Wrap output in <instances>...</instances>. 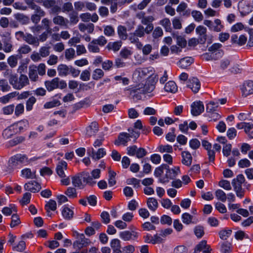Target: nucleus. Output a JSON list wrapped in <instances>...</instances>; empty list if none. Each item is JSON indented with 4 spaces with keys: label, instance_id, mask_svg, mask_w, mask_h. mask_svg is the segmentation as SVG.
<instances>
[{
    "label": "nucleus",
    "instance_id": "nucleus-38",
    "mask_svg": "<svg viewBox=\"0 0 253 253\" xmlns=\"http://www.w3.org/2000/svg\"><path fill=\"white\" fill-rule=\"evenodd\" d=\"M118 36L122 40H126L128 37L126 28L122 25H119L117 28Z\"/></svg>",
    "mask_w": 253,
    "mask_h": 253
},
{
    "label": "nucleus",
    "instance_id": "nucleus-11",
    "mask_svg": "<svg viewBox=\"0 0 253 253\" xmlns=\"http://www.w3.org/2000/svg\"><path fill=\"white\" fill-rule=\"evenodd\" d=\"M87 153L93 160H98L103 157L106 154L104 148H100L97 151H95L93 148H88Z\"/></svg>",
    "mask_w": 253,
    "mask_h": 253
},
{
    "label": "nucleus",
    "instance_id": "nucleus-16",
    "mask_svg": "<svg viewBox=\"0 0 253 253\" xmlns=\"http://www.w3.org/2000/svg\"><path fill=\"white\" fill-rule=\"evenodd\" d=\"M24 189L26 191L35 193L39 192L41 190V186L37 182L31 181L24 185Z\"/></svg>",
    "mask_w": 253,
    "mask_h": 253
},
{
    "label": "nucleus",
    "instance_id": "nucleus-25",
    "mask_svg": "<svg viewBox=\"0 0 253 253\" xmlns=\"http://www.w3.org/2000/svg\"><path fill=\"white\" fill-rule=\"evenodd\" d=\"M110 246L113 250V253H122L121 241L118 239H114L110 242Z\"/></svg>",
    "mask_w": 253,
    "mask_h": 253
},
{
    "label": "nucleus",
    "instance_id": "nucleus-21",
    "mask_svg": "<svg viewBox=\"0 0 253 253\" xmlns=\"http://www.w3.org/2000/svg\"><path fill=\"white\" fill-rule=\"evenodd\" d=\"M238 7L241 12L244 14H248L253 10V7L250 3L245 0H242L238 4Z\"/></svg>",
    "mask_w": 253,
    "mask_h": 253
},
{
    "label": "nucleus",
    "instance_id": "nucleus-4",
    "mask_svg": "<svg viewBox=\"0 0 253 253\" xmlns=\"http://www.w3.org/2000/svg\"><path fill=\"white\" fill-rule=\"evenodd\" d=\"M152 77L151 73L147 68H137L133 74V79L136 83L142 82Z\"/></svg>",
    "mask_w": 253,
    "mask_h": 253
},
{
    "label": "nucleus",
    "instance_id": "nucleus-52",
    "mask_svg": "<svg viewBox=\"0 0 253 253\" xmlns=\"http://www.w3.org/2000/svg\"><path fill=\"white\" fill-rule=\"evenodd\" d=\"M215 196L216 199L222 202H225L226 201V194L221 189H217L215 192Z\"/></svg>",
    "mask_w": 253,
    "mask_h": 253
},
{
    "label": "nucleus",
    "instance_id": "nucleus-36",
    "mask_svg": "<svg viewBox=\"0 0 253 253\" xmlns=\"http://www.w3.org/2000/svg\"><path fill=\"white\" fill-rule=\"evenodd\" d=\"M194 61V59L191 57H186L180 60L179 65L180 67L185 69L189 66Z\"/></svg>",
    "mask_w": 253,
    "mask_h": 253
},
{
    "label": "nucleus",
    "instance_id": "nucleus-41",
    "mask_svg": "<svg viewBox=\"0 0 253 253\" xmlns=\"http://www.w3.org/2000/svg\"><path fill=\"white\" fill-rule=\"evenodd\" d=\"M14 16L16 20L22 24H27L29 23L30 19L29 17L23 14L17 13L15 14Z\"/></svg>",
    "mask_w": 253,
    "mask_h": 253
},
{
    "label": "nucleus",
    "instance_id": "nucleus-63",
    "mask_svg": "<svg viewBox=\"0 0 253 253\" xmlns=\"http://www.w3.org/2000/svg\"><path fill=\"white\" fill-rule=\"evenodd\" d=\"M36 102V99L34 96L30 97L27 101L26 104V108L27 111L32 110L34 104Z\"/></svg>",
    "mask_w": 253,
    "mask_h": 253
},
{
    "label": "nucleus",
    "instance_id": "nucleus-22",
    "mask_svg": "<svg viewBox=\"0 0 253 253\" xmlns=\"http://www.w3.org/2000/svg\"><path fill=\"white\" fill-rule=\"evenodd\" d=\"M16 133L20 132L29 126V122L26 120H21L12 125Z\"/></svg>",
    "mask_w": 253,
    "mask_h": 253
},
{
    "label": "nucleus",
    "instance_id": "nucleus-53",
    "mask_svg": "<svg viewBox=\"0 0 253 253\" xmlns=\"http://www.w3.org/2000/svg\"><path fill=\"white\" fill-rule=\"evenodd\" d=\"M45 208L47 212L48 215L50 216V210L54 211L56 209V203L54 200H50L46 204Z\"/></svg>",
    "mask_w": 253,
    "mask_h": 253
},
{
    "label": "nucleus",
    "instance_id": "nucleus-27",
    "mask_svg": "<svg viewBox=\"0 0 253 253\" xmlns=\"http://www.w3.org/2000/svg\"><path fill=\"white\" fill-rule=\"evenodd\" d=\"M98 130V124L95 122L91 123L89 126L86 128V134L87 136L90 137L95 134Z\"/></svg>",
    "mask_w": 253,
    "mask_h": 253
},
{
    "label": "nucleus",
    "instance_id": "nucleus-54",
    "mask_svg": "<svg viewBox=\"0 0 253 253\" xmlns=\"http://www.w3.org/2000/svg\"><path fill=\"white\" fill-rule=\"evenodd\" d=\"M158 151L163 153H171L173 152V149L172 146L167 144V145H160L158 147Z\"/></svg>",
    "mask_w": 253,
    "mask_h": 253
},
{
    "label": "nucleus",
    "instance_id": "nucleus-17",
    "mask_svg": "<svg viewBox=\"0 0 253 253\" xmlns=\"http://www.w3.org/2000/svg\"><path fill=\"white\" fill-rule=\"evenodd\" d=\"M243 95L247 96L253 93V82L248 81L244 83L242 88Z\"/></svg>",
    "mask_w": 253,
    "mask_h": 253
},
{
    "label": "nucleus",
    "instance_id": "nucleus-24",
    "mask_svg": "<svg viewBox=\"0 0 253 253\" xmlns=\"http://www.w3.org/2000/svg\"><path fill=\"white\" fill-rule=\"evenodd\" d=\"M53 22L56 25H60V26L68 27L69 21L67 19L60 15H57L53 17Z\"/></svg>",
    "mask_w": 253,
    "mask_h": 253
},
{
    "label": "nucleus",
    "instance_id": "nucleus-33",
    "mask_svg": "<svg viewBox=\"0 0 253 253\" xmlns=\"http://www.w3.org/2000/svg\"><path fill=\"white\" fill-rule=\"evenodd\" d=\"M181 219L183 223L187 225L196 223V221H195V219L193 218V216L187 212H185L182 214Z\"/></svg>",
    "mask_w": 253,
    "mask_h": 253
},
{
    "label": "nucleus",
    "instance_id": "nucleus-58",
    "mask_svg": "<svg viewBox=\"0 0 253 253\" xmlns=\"http://www.w3.org/2000/svg\"><path fill=\"white\" fill-rule=\"evenodd\" d=\"M98 44L93 40L87 46L89 52L93 53H98L100 51Z\"/></svg>",
    "mask_w": 253,
    "mask_h": 253
},
{
    "label": "nucleus",
    "instance_id": "nucleus-59",
    "mask_svg": "<svg viewBox=\"0 0 253 253\" xmlns=\"http://www.w3.org/2000/svg\"><path fill=\"white\" fill-rule=\"evenodd\" d=\"M65 56L67 60H71L74 59L75 55V51L73 48H70L66 49L65 51Z\"/></svg>",
    "mask_w": 253,
    "mask_h": 253
},
{
    "label": "nucleus",
    "instance_id": "nucleus-5",
    "mask_svg": "<svg viewBox=\"0 0 253 253\" xmlns=\"http://www.w3.org/2000/svg\"><path fill=\"white\" fill-rule=\"evenodd\" d=\"M74 236L76 240L73 243V247L77 250H80L91 243L90 240L86 238L83 234H80L76 231L74 233Z\"/></svg>",
    "mask_w": 253,
    "mask_h": 253
},
{
    "label": "nucleus",
    "instance_id": "nucleus-56",
    "mask_svg": "<svg viewBox=\"0 0 253 253\" xmlns=\"http://www.w3.org/2000/svg\"><path fill=\"white\" fill-rule=\"evenodd\" d=\"M104 75L103 71L101 69H95L92 75V78L94 80H98L102 78Z\"/></svg>",
    "mask_w": 253,
    "mask_h": 253
},
{
    "label": "nucleus",
    "instance_id": "nucleus-1",
    "mask_svg": "<svg viewBox=\"0 0 253 253\" xmlns=\"http://www.w3.org/2000/svg\"><path fill=\"white\" fill-rule=\"evenodd\" d=\"M155 82L153 77L149 78L145 82V84H139L132 90L135 93L134 96L137 99L141 98V94L152 93L155 88Z\"/></svg>",
    "mask_w": 253,
    "mask_h": 253
},
{
    "label": "nucleus",
    "instance_id": "nucleus-14",
    "mask_svg": "<svg viewBox=\"0 0 253 253\" xmlns=\"http://www.w3.org/2000/svg\"><path fill=\"white\" fill-rule=\"evenodd\" d=\"M139 235V233L134 231H129L127 230L122 231L120 232V237L125 241L130 240H134L137 239Z\"/></svg>",
    "mask_w": 253,
    "mask_h": 253
},
{
    "label": "nucleus",
    "instance_id": "nucleus-49",
    "mask_svg": "<svg viewBox=\"0 0 253 253\" xmlns=\"http://www.w3.org/2000/svg\"><path fill=\"white\" fill-rule=\"evenodd\" d=\"M83 179L84 183H86L89 185L93 186L96 183V181L93 180V177L90 176L88 173H84L83 174Z\"/></svg>",
    "mask_w": 253,
    "mask_h": 253
},
{
    "label": "nucleus",
    "instance_id": "nucleus-15",
    "mask_svg": "<svg viewBox=\"0 0 253 253\" xmlns=\"http://www.w3.org/2000/svg\"><path fill=\"white\" fill-rule=\"evenodd\" d=\"M187 86L190 88L194 93H196L198 92L200 89L201 84L200 81L197 78L193 77L188 80Z\"/></svg>",
    "mask_w": 253,
    "mask_h": 253
},
{
    "label": "nucleus",
    "instance_id": "nucleus-7",
    "mask_svg": "<svg viewBox=\"0 0 253 253\" xmlns=\"http://www.w3.org/2000/svg\"><path fill=\"white\" fill-rule=\"evenodd\" d=\"M222 44L219 43H215L209 48V51L211 52L210 57L211 59H217L221 58L223 54V51L221 49Z\"/></svg>",
    "mask_w": 253,
    "mask_h": 253
},
{
    "label": "nucleus",
    "instance_id": "nucleus-18",
    "mask_svg": "<svg viewBox=\"0 0 253 253\" xmlns=\"http://www.w3.org/2000/svg\"><path fill=\"white\" fill-rule=\"evenodd\" d=\"M67 169V163L64 161H60L56 167V171L58 176L61 178L66 177L64 171Z\"/></svg>",
    "mask_w": 253,
    "mask_h": 253
},
{
    "label": "nucleus",
    "instance_id": "nucleus-57",
    "mask_svg": "<svg viewBox=\"0 0 253 253\" xmlns=\"http://www.w3.org/2000/svg\"><path fill=\"white\" fill-rule=\"evenodd\" d=\"M191 15L195 21L198 22L202 21L204 19V17L202 12L198 10H193L191 12Z\"/></svg>",
    "mask_w": 253,
    "mask_h": 253
},
{
    "label": "nucleus",
    "instance_id": "nucleus-20",
    "mask_svg": "<svg viewBox=\"0 0 253 253\" xmlns=\"http://www.w3.org/2000/svg\"><path fill=\"white\" fill-rule=\"evenodd\" d=\"M196 32L199 35L201 43H205L207 40V28L202 25L196 28Z\"/></svg>",
    "mask_w": 253,
    "mask_h": 253
},
{
    "label": "nucleus",
    "instance_id": "nucleus-2",
    "mask_svg": "<svg viewBox=\"0 0 253 253\" xmlns=\"http://www.w3.org/2000/svg\"><path fill=\"white\" fill-rule=\"evenodd\" d=\"M10 84L15 89L20 90L29 84L26 75L21 74L19 78L16 75H12L9 79Z\"/></svg>",
    "mask_w": 253,
    "mask_h": 253
},
{
    "label": "nucleus",
    "instance_id": "nucleus-28",
    "mask_svg": "<svg viewBox=\"0 0 253 253\" xmlns=\"http://www.w3.org/2000/svg\"><path fill=\"white\" fill-rule=\"evenodd\" d=\"M24 41L28 43L33 45L36 47L39 45V40L37 37H34L32 34H25Z\"/></svg>",
    "mask_w": 253,
    "mask_h": 253
},
{
    "label": "nucleus",
    "instance_id": "nucleus-10",
    "mask_svg": "<svg viewBox=\"0 0 253 253\" xmlns=\"http://www.w3.org/2000/svg\"><path fill=\"white\" fill-rule=\"evenodd\" d=\"M154 29L153 25H149L147 26L146 28H144L143 26L142 25H138L134 32V34L136 35V36L142 38L145 36V34H149Z\"/></svg>",
    "mask_w": 253,
    "mask_h": 253
},
{
    "label": "nucleus",
    "instance_id": "nucleus-48",
    "mask_svg": "<svg viewBox=\"0 0 253 253\" xmlns=\"http://www.w3.org/2000/svg\"><path fill=\"white\" fill-rule=\"evenodd\" d=\"M11 87L7 81L5 79H0V91L2 92H6L10 91Z\"/></svg>",
    "mask_w": 253,
    "mask_h": 253
},
{
    "label": "nucleus",
    "instance_id": "nucleus-45",
    "mask_svg": "<svg viewBox=\"0 0 253 253\" xmlns=\"http://www.w3.org/2000/svg\"><path fill=\"white\" fill-rule=\"evenodd\" d=\"M36 172H32L30 169H25L21 171V176L28 179L34 178L35 177Z\"/></svg>",
    "mask_w": 253,
    "mask_h": 253
},
{
    "label": "nucleus",
    "instance_id": "nucleus-62",
    "mask_svg": "<svg viewBox=\"0 0 253 253\" xmlns=\"http://www.w3.org/2000/svg\"><path fill=\"white\" fill-rule=\"evenodd\" d=\"M167 167L168 166L167 165L163 164L157 168L154 171L155 176L157 177H160L164 173V170L167 169Z\"/></svg>",
    "mask_w": 253,
    "mask_h": 253
},
{
    "label": "nucleus",
    "instance_id": "nucleus-23",
    "mask_svg": "<svg viewBox=\"0 0 253 253\" xmlns=\"http://www.w3.org/2000/svg\"><path fill=\"white\" fill-rule=\"evenodd\" d=\"M181 163L182 164L190 166L192 162V157L191 153L188 151H184L181 152Z\"/></svg>",
    "mask_w": 253,
    "mask_h": 253
},
{
    "label": "nucleus",
    "instance_id": "nucleus-32",
    "mask_svg": "<svg viewBox=\"0 0 253 253\" xmlns=\"http://www.w3.org/2000/svg\"><path fill=\"white\" fill-rule=\"evenodd\" d=\"M19 167H20V166L15 156L12 157L8 161V166L7 167L8 172H10L14 169L19 168Z\"/></svg>",
    "mask_w": 253,
    "mask_h": 253
},
{
    "label": "nucleus",
    "instance_id": "nucleus-30",
    "mask_svg": "<svg viewBox=\"0 0 253 253\" xmlns=\"http://www.w3.org/2000/svg\"><path fill=\"white\" fill-rule=\"evenodd\" d=\"M78 26L80 31L84 32L86 31L88 33L90 34L93 33L94 29V25L92 23H89L87 24L80 23Z\"/></svg>",
    "mask_w": 253,
    "mask_h": 253
},
{
    "label": "nucleus",
    "instance_id": "nucleus-29",
    "mask_svg": "<svg viewBox=\"0 0 253 253\" xmlns=\"http://www.w3.org/2000/svg\"><path fill=\"white\" fill-rule=\"evenodd\" d=\"M29 77L32 81H36L38 79L37 67L35 65H31L29 67Z\"/></svg>",
    "mask_w": 253,
    "mask_h": 253
},
{
    "label": "nucleus",
    "instance_id": "nucleus-40",
    "mask_svg": "<svg viewBox=\"0 0 253 253\" xmlns=\"http://www.w3.org/2000/svg\"><path fill=\"white\" fill-rule=\"evenodd\" d=\"M20 58L18 55H12L7 58V63L11 68L15 67L18 64V59Z\"/></svg>",
    "mask_w": 253,
    "mask_h": 253
},
{
    "label": "nucleus",
    "instance_id": "nucleus-3",
    "mask_svg": "<svg viewBox=\"0 0 253 253\" xmlns=\"http://www.w3.org/2000/svg\"><path fill=\"white\" fill-rule=\"evenodd\" d=\"M245 178L243 174H239L232 181V184L237 197L242 198L245 195L244 189L242 188Z\"/></svg>",
    "mask_w": 253,
    "mask_h": 253
},
{
    "label": "nucleus",
    "instance_id": "nucleus-42",
    "mask_svg": "<svg viewBox=\"0 0 253 253\" xmlns=\"http://www.w3.org/2000/svg\"><path fill=\"white\" fill-rule=\"evenodd\" d=\"M218 107V102L217 101H212L207 105V111L208 113L215 112Z\"/></svg>",
    "mask_w": 253,
    "mask_h": 253
},
{
    "label": "nucleus",
    "instance_id": "nucleus-26",
    "mask_svg": "<svg viewBox=\"0 0 253 253\" xmlns=\"http://www.w3.org/2000/svg\"><path fill=\"white\" fill-rule=\"evenodd\" d=\"M72 184L77 188L83 189L84 187V183L80 175H75L72 177Z\"/></svg>",
    "mask_w": 253,
    "mask_h": 253
},
{
    "label": "nucleus",
    "instance_id": "nucleus-61",
    "mask_svg": "<svg viewBox=\"0 0 253 253\" xmlns=\"http://www.w3.org/2000/svg\"><path fill=\"white\" fill-rule=\"evenodd\" d=\"M32 50L31 48L27 44H23L18 49V53L19 54H26L30 52Z\"/></svg>",
    "mask_w": 253,
    "mask_h": 253
},
{
    "label": "nucleus",
    "instance_id": "nucleus-50",
    "mask_svg": "<svg viewBox=\"0 0 253 253\" xmlns=\"http://www.w3.org/2000/svg\"><path fill=\"white\" fill-rule=\"evenodd\" d=\"M26 248V243L25 241L21 240L18 243L14 245L12 249L14 251L21 252L25 250Z\"/></svg>",
    "mask_w": 253,
    "mask_h": 253
},
{
    "label": "nucleus",
    "instance_id": "nucleus-12",
    "mask_svg": "<svg viewBox=\"0 0 253 253\" xmlns=\"http://www.w3.org/2000/svg\"><path fill=\"white\" fill-rule=\"evenodd\" d=\"M211 247L207 244V241L202 240L196 246L194 253H211Z\"/></svg>",
    "mask_w": 253,
    "mask_h": 253
},
{
    "label": "nucleus",
    "instance_id": "nucleus-47",
    "mask_svg": "<svg viewBox=\"0 0 253 253\" xmlns=\"http://www.w3.org/2000/svg\"><path fill=\"white\" fill-rule=\"evenodd\" d=\"M122 44V43L120 41L110 42L108 44L107 47L109 50H112L114 51H117L120 49Z\"/></svg>",
    "mask_w": 253,
    "mask_h": 253
},
{
    "label": "nucleus",
    "instance_id": "nucleus-60",
    "mask_svg": "<svg viewBox=\"0 0 253 253\" xmlns=\"http://www.w3.org/2000/svg\"><path fill=\"white\" fill-rule=\"evenodd\" d=\"M194 231L195 235L198 238H202L205 234L204 228L202 226H196L194 228Z\"/></svg>",
    "mask_w": 253,
    "mask_h": 253
},
{
    "label": "nucleus",
    "instance_id": "nucleus-51",
    "mask_svg": "<svg viewBox=\"0 0 253 253\" xmlns=\"http://www.w3.org/2000/svg\"><path fill=\"white\" fill-rule=\"evenodd\" d=\"M159 24L161 25L167 32L171 31V23L168 18H165L160 21Z\"/></svg>",
    "mask_w": 253,
    "mask_h": 253
},
{
    "label": "nucleus",
    "instance_id": "nucleus-9",
    "mask_svg": "<svg viewBox=\"0 0 253 253\" xmlns=\"http://www.w3.org/2000/svg\"><path fill=\"white\" fill-rule=\"evenodd\" d=\"M166 172V177L167 179V180H165V178H161L160 179V181L162 183L166 182L167 181H168V179H173L175 177H176L180 173V169L179 167H174L171 169H169L168 167H167V169Z\"/></svg>",
    "mask_w": 253,
    "mask_h": 253
},
{
    "label": "nucleus",
    "instance_id": "nucleus-35",
    "mask_svg": "<svg viewBox=\"0 0 253 253\" xmlns=\"http://www.w3.org/2000/svg\"><path fill=\"white\" fill-rule=\"evenodd\" d=\"M70 66L65 64H60L57 67L58 75L60 77H65L69 75Z\"/></svg>",
    "mask_w": 253,
    "mask_h": 253
},
{
    "label": "nucleus",
    "instance_id": "nucleus-39",
    "mask_svg": "<svg viewBox=\"0 0 253 253\" xmlns=\"http://www.w3.org/2000/svg\"><path fill=\"white\" fill-rule=\"evenodd\" d=\"M232 231L231 229L224 228L219 231V236L221 240H227L231 235Z\"/></svg>",
    "mask_w": 253,
    "mask_h": 253
},
{
    "label": "nucleus",
    "instance_id": "nucleus-55",
    "mask_svg": "<svg viewBox=\"0 0 253 253\" xmlns=\"http://www.w3.org/2000/svg\"><path fill=\"white\" fill-rule=\"evenodd\" d=\"M95 84L93 82H90L87 84L81 83L79 84V90L82 91H86L93 88Z\"/></svg>",
    "mask_w": 253,
    "mask_h": 253
},
{
    "label": "nucleus",
    "instance_id": "nucleus-37",
    "mask_svg": "<svg viewBox=\"0 0 253 253\" xmlns=\"http://www.w3.org/2000/svg\"><path fill=\"white\" fill-rule=\"evenodd\" d=\"M147 205L151 211H155L158 207V203L157 200L154 198H149L147 199Z\"/></svg>",
    "mask_w": 253,
    "mask_h": 253
},
{
    "label": "nucleus",
    "instance_id": "nucleus-6",
    "mask_svg": "<svg viewBox=\"0 0 253 253\" xmlns=\"http://www.w3.org/2000/svg\"><path fill=\"white\" fill-rule=\"evenodd\" d=\"M45 85L48 91H52L57 88H65L67 86V84L65 81L60 80L59 78H55L51 81L45 82Z\"/></svg>",
    "mask_w": 253,
    "mask_h": 253
},
{
    "label": "nucleus",
    "instance_id": "nucleus-44",
    "mask_svg": "<svg viewBox=\"0 0 253 253\" xmlns=\"http://www.w3.org/2000/svg\"><path fill=\"white\" fill-rule=\"evenodd\" d=\"M16 95L17 92L16 91L9 93L0 97V102L3 104L7 103L12 98L15 97Z\"/></svg>",
    "mask_w": 253,
    "mask_h": 253
},
{
    "label": "nucleus",
    "instance_id": "nucleus-19",
    "mask_svg": "<svg viewBox=\"0 0 253 253\" xmlns=\"http://www.w3.org/2000/svg\"><path fill=\"white\" fill-rule=\"evenodd\" d=\"M130 140V136L126 132H122L120 133L118 139L115 142L117 145H123L126 146L127 143Z\"/></svg>",
    "mask_w": 253,
    "mask_h": 253
},
{
    "label": "nucleus",
    "instance_id": "nucleus-13",
    "mask_svg": "<svg viewBox=\"0 0 253 253\" xmlns=\"http://www.w3.org/2000/svg\"><path fill=\"white\" fill-rule=\"evenodd\" d=\"M191 113L193 116H197L202 114L204 111V106L200 101H195L191 105Z\"/></svg>",
    "mask_w": 253,
    "mask_h": 253
},
{
    "label": "nucleus",
    "instance_id": "nucleus-64",
    "mask_svg": "<svg viewBox=\"0 0 253 253\" xmlns=\"http://www.w3.org/2000/svg\"><path fill=\"white\" fill-rule=\"evenodd\" d=\"M221 253H230L231 252V244L228 243H223L221 245Z\"/></svg>",
    "mask_w": 253,
    "mask_h": 253
},
{
    "label": "nucleus",
    "instance_id": "nucleus-43",
    "mask_svg": "<svg viewBox=\"0 0 253 253\" xmlns=\"http://www.w3.org/2000/svg\"><path fill=\"white\" fill-rule=\"evenodd\" d=\"M16 208L14 205L10 204L8 207H4L2 210V213L6 215L9 216L12 214L13 212H16Z\"/></svg>",
    "mask_w": 253,
    "mask_h": 253
},
{
    "label": "nucleus",
    "instance_id": "nucleus-46",
    "mask_svg": "<svg viewBox=\"0 0 253 253\" xmlns=\"http://www.w3.org/2000/svg\"><path fill=\"white\" fill-rule=\"evenodd\" d=\"M14 133H16L12 125L5 129L2 132V136L5 139L11 137Z\"/></svg>",
    "mask_w": 253,
    "mask_h": 253
},
{
    "label": "nucleus",
    "instance_id": "nucleus-34",
    "mask_svg": "<svg viewBox=\"0 0 253 253\" xmlns=\"http://www.w3.org/2000/svg\"><path fill=\"white\" fill-rule=\"evenodd\" d=\"M164 89L167 92L174 93L177 91V86L173 81H169L165 84Z\"/></svg>",
    "mask_w": 253,
    "mask_h": 253
},
{
    "label": "nucleus",
    "instance_id": "nucleus-8",
    "mask_svg": "<svg viewBox=\"0 0 253 253\" xmlns=\"http://www.w3.org/2000/svg\"><path fill=\"white\" fill-rule=\"evenodd\" d=\"M204 24L207 26L210 30L216 32L221 31L223 28L221 20L219 19H215L213 22L211 20H205L204 21Z\"/></svg>",
    "mask_w": 253,
    "mask_h": 253
},
{
    "label": "nucleus",
    "instance_id": "nucleus-31",
    "mask_svg": "<svg viewBox=\"0 0 253 253\" xmlns=\"http://www.w3.org/2000/svg\"><path fill=\"white\" fill-rule=\"evenodd\" d=\"M74 212L71 208L64 207L62 210V214L64 218L66 220H70L73 217Z\"/></svg>",
    "mask_w": 253,
    "mask_h": 253
}]
</instances>
